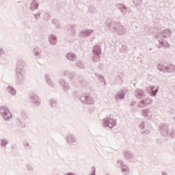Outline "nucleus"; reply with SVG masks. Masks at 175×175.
Masks as SVG:
<instances>
[{
    "mask_svg": "<svg viewBox=\"0 0 175 175\" xmlns=\"http://www.w3.org/2000/svg\"><path fill=\"white\" fill-rule=\"evenodd\" d=\"M0 112L3 115V117L5 118V120H9V118H12V113L6 107H1L0 109Z\"/></svg>",
    "mask_w": 175,
    "mask_h": 175,
    "instance_id": "nucleus-1",
    "label": "nucleus"
},
{
    "mask_svg": "<svg viewBox=\"0 0 175 175\" xmlns=\"http://www.w3.org/2000/svg\"><path fill=\"white\" fill-rule=\"evenodd\" d=\"M114 125H116V121L113 119L109 120L108 126H109V128H113Z\"/></svg>",
    "mask_w": 175,
    "mask_h": 175,
    "instance_id": "nucleus-2",
    "label": "nucleus"
},
{
    "mask_svg": "<svg viewBox=\"0 0 175 175\" xmlns=\"http://www.w3.org/2000/svg\"><path fill=\"white\" fill-rule=\"evenodd\" d=\"M68 59H70V57H74V55L72 54H68Z\"/></svg>",
    "mask_w": 175,
    "mask_h": 175,
    "instance_id": "nucleus-3",
    "label": "nucleus"
},
{
    "mask_svg": "<svg viewBox=\"0 0 175 175\" xmlns=\"http://www.w3.org/2000/svg\"><path fill=\"white\" fill-rule=\"evenodd\" d=\"M14 94H16V90H12V95H14Z\"/></svg>",
    "mask_w": 175,
    "mask_h": 175,
    "instance_id": "nucleus-4",
    "label": "nucleus"
}]
</instances>
